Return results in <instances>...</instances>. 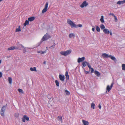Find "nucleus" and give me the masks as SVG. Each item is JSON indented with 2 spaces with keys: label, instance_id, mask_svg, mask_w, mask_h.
Masks as SVG:
<instances>
[{
  "label": "nucleus",
  "instance_id": "nucleus-44",
  "mask_svg": "<svg viewBox=\"0 0 125 125\" xmlns=\"http://www.w3.org/2000/svg\"><path fill=\"white\" fill-rule=\"evenodd\" d=\"M93 27V28L92 29V31L94 32L95 31V28L94 26H92Z\"/></svg>",
  "mask_w": 125,
  "mask_h": 125
},
{
  "label": "nucleus",
  "instance_id": "nucleus-11",
  "mask_svg": "<svg viewBox=\"0 0 125 125\" xmlns=\"http://www.w3.org/2000/svg\"><path fill=\"white\" fill-rule=\"evenodd\" d=\"M59 77L60 80L62 81H64V75H62L60 74L59 76Z\"/></svg>",
  "mask_w": 125,
  "mask_h": 125
},
{
  "label": "nucleus",
  "instance_id": "nucleus-7",
  "mask_svg": "<svg viewBox=\"0 0 125 125\" xmlns=\"http://www.w3.org/2000/svg\"><path fill=\"white\" fill-rule=\"evenodd\" d=\"M17 46H16V49L21 50V48L23 47V46L21 44L18 43L17 44Z\"/></svg>",
  "mask_w": 125,
  "mask_h": 125
},
{
  "label": "nucleus",
  "instance_id": "nucleus-41",
  "mask_svg": "<svg viewBox=\"0 0 125 125\" xmlns=\"http://www.w3.org/2000/svg\"><path fill=\"white\" fill-rule=\"evenodd\" d=\"M82 24H78L77 25V27H82Z\"/></svg>",
  "mask_w": 125,
  "mask_h": 125
},
{
  "label": "nucleus",
  "instance_id": "nucleus-47",
  "mask_svg": "<svg viewBox=\"0 0 125 125\" xmlns=\"http://www.w3.org/2000/svg\"><path fill=\"white\" fill-rule=\"evenodd\" d=\"M66 78L68 80L69 79V75H67L65 76Z\"/></svg>",
  "mask_w": 125,
  "mask_h": 125
},
{
  "label": "nucleus",
  "instance_id": "nucleus-38",
  "mask_svg": "<svg viewBox=\"0 0 125 125\" xmlns=\"http://www.w3.org/2000/svg\"><path fill=\"white\" fill-rule=\"evenodd\" d=\"M14 116L15 117H17L19 116V114L18 113L15 114Z\"/></svg>",
  "mask_w": 125,
  "mask_h": 125
},
{
  "label": "nucleus",
  "instance_id": "nucleus-22",
  "mask_svg": "<svg viewBox=\"0 0 125 125\" xmlns=\"http://www.w3.org/2000/svg\"><path fill=\"white\" fill-rule=\"evenodd\" d=\"M29 24V21L28 20H26L25 22L24 23V25L25 26H26L27 25H28Z\"/></svg>",
  "mask_w": 125,
  "mask_h": 125
},
{
  "label": "nucleus",
  "instance_id": "nucleus-33",
  "mask_svg": "<svg viewBox=\"0 0 125 125\" xmlns=\"http://www.w3.org/2000/svg\"><path fill=\"white\" fill-rule=\"evenodd\" d=\"M21 31V30L20 28V26H19V28L16 29L15 31L16 32H17Z\"/></svg>",
  "mask_w": 125,
  "mask_h": 125
},
{
  "label": "nucleus",
  "instance_id": "nucleus-50",
  "mask_svg": "<svg viewBox=\"0 0 125 125\" xmlns=\"http://www.w3.org/2000/svg\"><path fill=\"white\" fill-rule=\"evenodd\" d=\"M85 72L86 74H88L89 73V72L85 71Z\"/></svg>",
  "mask_w": 125,
  "mask_h": 125
},
{
  "label": "nucleus",
  "instance_id": "nucleus-29",
  "mask_svg": "<svg viewBox=\"0 0 125 125\" xmlns=\"http://www.w3.org/2000/svg\"><path fill=\"white\" fill-rule=\"evenodd\" d=\"M57 118H58L59 120L61 121V122H62V116H59L57 117Z\"/></svg>",
  "mask_w": 125,
  "mask_h": 125
},
{
  "label": "nucleus",
  "instance_id": "nucleus-36",
  "mask_svg": "<svg viewBox=\"0 0 125 125\" xmlns=\"http://www.w3.org/2000/svg\"><path fill=\"white\" fill-rule=\"evenodd\" d=\"M18 91L20 93H23V91L22 90L19 89L18 90Z\"/></svg>",
  "mask_w": 125,
  "mask_h": 125
},
{
  "label": "nucleus",
  "instance_id": "nucleus-9",
  "mask_svg": "<svg viewBox=\"0 0 125 125\" xmlns=\"http://www.w3.org/2000/svg\"><path fill=\"white\" fill-rule=\"evenodd\" d=\"M85 60V57H83L81 58H79L78 59L77 62L78 63H80L81 62H82Z\"/></svg>",
  "mask_w": 125,
  "mask_h": 125
},
{
  "label": "nucleus",
  "instance_id": "nucleus-6",
  "mask_svg": "<svg viewBox=\"0 0 125 125\" xmlns=\"http://www.w3.org/2000/svg\"><path fill=\"white\" fill-rule=\"evenodd\" d=\"M88 3L86 2V1L83 2L82 4L80 5V7L82 8H83L84 7L88 5Z\"/></svg>",
  "mask_w": 125,
  "mask_h": 125
},
{
  "label": "nucleus",
  "instance_id": "nucleus-23",
  "mask_svg": "<svg viewBox=\"0 0 125 125\" xmlns=\"http://www.w3.org/2000/svg\"><path fill=\"white\" fill-rule=\"evenodd\" d=\"M104 16H103L102 15L101 16V18L100 19V21L102 23H104Z\"/></svg>",
  "mask_w": 125,
  "mask_h": 125
},
{
  "label": "nucleus",
  "instance_id": "nucleus-39",
  "mask_svg": "<svg viewBox=\"0 0 125 125\" xmlns=\"http://www.w3.org/2000/svg\"><path fill=\"white\" fill-rule=\"evenodd\" d=\"M115 18V22H116L117 21V18L115 16L114 17Z\"/></svg>",
  "mask_w": 125,
  "mask_h": 125
},
{
  "label": "nucleus",
  "instance_id": "nucleus-55",
  "mask_svg": "<svg viewBox=\"0 0 125 125\" xmlns=\"http://www.w3.org/2000/svg\"><path fill=\"white\" fill-rule=\"evenodd\" d=\"M1 61L0 60V64L1 63Z\"/></svg>",
  "mask_w": 125,
  "mask_h": 125
},
{
  "label": "nucleus",
  "instance_id": "nucleus-57",
  "mask_svg": "<svg viewBox=\"0 0 125 125\" xmlns=\"http://www.w3.org/2000/svg\"><path fill=\"white\" fill-rule=\"evenodd\" d=\"M46 48L47 49V48H48V47H46Z\"/></svg>",
  "mask_w": 125,
  "mask_h": 125
},
{
  "label": "nucleus",
  "instance_id": "nucleus-42",
  "mask_svg": "<svg viewBox=\"0 0 125 125\" xmlns=\"http://www.w3.org/2000/svg\"><path fill=\"white\" fill-rule=\"evenodd\" d=\"M4 112H1V115L2 116H4Z\"/></svg>",
  "mask_w": 125,
  "mask_h": 125
},
{
  "label": "nucleus",
  "instance_id": "nucleus-58",
  "mask_svg": "<svg viewBox=\"0 0 125 125\" xmlns=\"http://www.w3.org/2000/svg\"><path fill=\"white\" fill-rule=\"evenodd\" d=\"M1 2L0 0V2Z\"/></svg>",
  "mask_w": 125,
  "mask_h": 125
},
{
  "label": "nucleus",
  "instance_id": "nucleus-8",
  "mask_svg": "<svg viewBox=\"0 0 125 125\" xmlns=\"http://www.w3.org/2000/svg\"><path fill=\"white\" fill-rule=\"evenodd\" d=\"M22 121L23 122H25V120H26L27 121H28L29 119V118L26 115H24L23 117L22 118Z\"/></svg>",
  "mask_w": 125,
  "mask_h": 125
},
{
  "label": "nucleus",
  "instance_id": "nucleus-49",
  "mask_svg": "<svg viewBox=\"0 0 125 125\" xmlns=\"http://www.w3.org/2000/svg\"><path fill=\"white\" fill-rule=\"evenodd\" d=\"M86 64L88 66L90 65V63H89L88 62H87V64Z\"/></svg>",
  "mask_w": 125,
  "mask_h": 125
},
{
  "label": "nucleus",
  "instance_id": "nucleus-53",
  "mask_svg": "<svg viewBox=\"0 0 125 125\" xmlns=\"http://www.w3.org/2000/svg\"><path fill=\"white\" fill-rule=\"evenodd\" d=\"M110 34L111 35H112V33L111 32H110Z\"/></svg>",
  "mask_w": 125,
  "mask_h": 125
},
{
  "label": "nucleus",
  "instance_id": "nucleus-14",
  "mask_svg": "<svg viewBox=\"0 0 125 125\" xmlns=\"http://www.w3.org/2000/svg\"><path fill=\"white\" fill-rule=\"evenodd\" d=\"M82 121L83 125H88L89 122L87 121L83 120Z\"/></svg>",
  "mask_w": 125,
  "mask_h": 125
},
{
  "label": "nucleus",
  "instance_id": "nucleus-24",
  "mask_svg": "<svg viewBox=\"0 0 125 125\" xmlns=\"http://www.w3.org/2000/svg\"><path fill=\"white\" fill-rule=\"evenodd\" d=\"M96 29L97 31L98 32H100V31L99 27L97 26H96Z\"/></svg>",
  "mask_w": 125,
  "mask_h": 125
},
{
  "label": "nucleus",
  "instance_id": "nucleus-46",
  "mask_svg": "<svg viewBox=\"0 0 125 125\" xmlns=\"http://www.w3.org/2000/svg\"><path fill=\"white\" fill-rule=\"evenodd\" d=\"M68 72L66 71L65 73V76L69 75H68Z\"/></svg>",
  "mask_w": 125,
  "mask_h": 125
},
{
  "label": "nucleus",
  "instance_id": "nucleus-13",
  "mask_svg": "<svg viewBox=\"0 0 125 125\" xmlns=\"http://www.w3.org/2000/svg\"><path fill=\"white\" fill-rule=\"evenodd\" d=\"M30 70L31 71L37 72L36 68L35 67H34L33 68L31 67L30 68Z\"/></svg>",
  "mask_w": 125,
  "mask_h": 125
},
{
  "label": "nucleus",
  "instance_id": "nucleus-21",
  "mask_svg": "<svg viewBox=\"0 0 125 125\" xmlns=\"http://www.w3.org/2000/svg\"><path fill=\"white\" fill-rule=\"evenodd\" d=\"M109 57L112 60L114 61L116 60L115 58V57L111 55H110Z\"/></svg>",
  "mask_w": 125,
  "mask_h": 125
},
{
  "label": "nucleus",
  "instance_id": "nucleus-45",
  "mask_svg": "<svg viewBox=\"0 0 125 125\" xmlns=\"http://www.w3.org/2000/svg\"><path fill=\"white\" fill-rule=\"evenodd\" d=\"M109 14L110 15H112L114 17L115 16L114 15V13H110V14Z\"/></svg>",
  "mask_w": 125,
  "mask_h": 125
},
{
  "label": "nucleus",
  "instance_id": "nucleus-16",
  "mask_svg": "<svg viewBox=\"0 0 125 125\" xmlns=\"http://www.w3.org/2000/svg\"><path fill=\"white\" fill-rule=\"evenodd\" d=\"M35 18L34 17H32L30 18H29L28 19V20L29 21H33Z\"/></svg>",
  "mask_w": 125,
  "mask_h": 125
},
{
  "label": "nucleus",
  "instance_id": "nucleus-10",
  "mask_svg": "<svg viewBox=\"0 0 125 125\" xmlns=\"http://www.w3.org/2000/svg\"><path fill=\"white\" fill-rule=\"evenodd\" d=\"M110 55H108L106 53H103L102 54L103 57L105 58H108L109 57Z\"/></svg>",
  "mask_w": 125,
  "mask_h": 125
},
{
  "label": "nucleus",
  "instance_id": "nucleus-4",
  "mask_svg": "<svg viewBox=\"0 0 125 125\" xmlns=\"http://www.w3.org/2000/svg\"><path fill=\"white\" fill-rule=\"evenodd\" d=\"M48 5V2H46L44 8L43 9L42 11V13H44L47 10Z\"/></svg>",
  "mask_w": 125,
  "mask_h": 125
},
{
  "label": "nucleus",
  "instance_id": "nucleus-12",
  "mask_svg": "<svg viewBox=\"0 0 125 125\" xmlns=\"http://www.w3.org/2000/svg\"><path fill=\"white\" fill-rule=\"evenodd\" d=\"M105 34H108L110 33V31L108 29H104L103 30Z\"/></svg>",
  "mask_w": 125,
  "mask_h": 125
},
{
  "label": "nucleus",
  "instance_id": "nucleus-1",
  "mask_svg": "<svg viewBox=\"0 0 125 125\" xmlns=\"http://www.w3.org/2000/svg\"><path fill=\"white\" fill-rule=\"evenodd\" d=\"M71 52L72 50H69L66 51L61 52L60 53L61 55L66 56L70 54L71 53Z\"/></svg>",
  "mask_w": 125,
  "mask_h": 125
},
{
  "label": "nucleus",
  "instance_id": "nucleus-28",
  "mask_svg": "<svg viewBox=\"0 0 125 125\" xmlns=\"http://www.w3.org/2000/svg\"><path fill=\"white\" fill-rule=\"evenodd\" d=\"M100 27L101 29H105V27L103 24H102L100 25Z\"/></svg>",
  "mask_w": 125,
  "mask_h": 125
},
{
  "label": "nucleus",
  "instance_id": "nucleus-40",
  "mask_svg": "<svg viewBox=\"0 0 125 125\" xmlns=\"http://www.w3.org/2000/svg\"><path fill=\"white\" fill-rule=\"evenodd\" d=\"M91 73H93L94 72V69L93 68H91Z\"/></svg>",
  "mask_w": 125,
  "mask_h": 125
},
{
  "label": "nucleus",
  "instance_id": "nucleus-18",
  "mask_svg": "<svg viewBox=\"0 0 125 125\" xmlns=\"http://www.w3.org/2000/svg\"><path fill=\"white\" fill-rule=\"evenodd\" d=\"M6 108V107L5 106H3L1 109V112H4Z\"/></svg>",
  "mask_w": 125,
  "mask_h": 125
},
{
  "label": "nucleus",
  "instance_id": "nucleus-26",
  "mask_svg": "<svg viewBox=\"0 0 125 125\" xmlns=\"http://www.w3.org/2000/svg\"><path fill=\"white\" fill-rule=\"evenodd\" d=\"M94 73L97 75L98 76H99L100 75V73L98 71H94Z\"/></svg>",
  "mask_w": 125,
  "mask_h": 125
},
{
  "label": "nucleus",
  "instance_id": "nucleus-5",
  "mask_svg": "<svg viewBox=\"0 0 125 125\" xmlns=\"http://www.w3.org/2000/svg\"><path fill=\"white\" fill-rule=\"evenodd\" d=\"M113 85V83H112L111 85L110 86H109V85H108L107 86V87H106V90L107 91L106 92V93L107 91L109 92L111 90Z\"/></svg>",
  "mask_w": 125,
  "mask_h": 125
},
{
  "label": "nucleus",
  "instance_id": "nucleus-32",
  "mask_svg": "<svg viewBox=\"0 0 125 125\" xmlns=\"http://www.w3.org/2000/svg\"><path fill=\"white\" fill-rule=\"evenodd\" d=\"M55 83L56 84V85L58 86H59V83L58 82V81L57 80H56L55 81Z\"/></svg>",
  "mask_w": 125,
  "mask_h": 125
},
{
  "label": "nucleus",
  "instance_id": "nucleus-34",
  "mask_svg": "<svg viewBox=\"0 0 125 125\" xmlns=\"http://www.w3.org/2000/svg\"><path fill=\"white\" fill-rule=\"evenodd\" d=\"M42 42L43 41H42V40H41V41L37 44V46H39Z\"/></svg>",
  "mask_w": 125,
  "mask_h": 125
},
{
  "label": "nucleus",
  "instance_id": "nucleus-51",
  "mask_svg": "<svg viewBox=\"0 0 125 125\" xmlns=\"http://www.w3.org/2000/svg\"><path fill=\"white\" fill-rule=\"evenodd\" d=\"M98 107H99V108L100 109H101V105L100 104V105H99V106H98Z\"/></svg>",
  "mask_w": 125,
  "mask_h": 125
},
{
  "label": "nucleus",
  "instance_id": "nucleus-31",
  "mask_svg": "<svg viewBox=\"0 0 125 125\" xmlns=\"http://www.w3.org/2000/svg\"><path fill=\"white\" fill-rule=\"evenodd\" d=\"M122 69L123 70L125 71V64H122Z\"/></svg>",
  "mask_w": 125,
  "mask_h": 125
},
{
  "label": "nucleus",
  "instance_id": "nucleus-25",
  "mask_svg": "<svg viewBox=\"0 0 125 125\" xmlns=\"http://www.w3.org/2000/svg\"><path fill=\"white\" fill-rule=\"evenodd\" d=\"M87 62H86V61H84L82 63V65H83V67H85L86 66Z\"/></svg>",
  "mask_w": 125,
  "mask_h": 125
},
{
  "label": "nucleus",
  "instance_id": "nucleus-17",
  "mask_svg": "<svg viewBox=\"0 0 125 125\" xmlns=\"http://www.w3.org/2000/svg\"><path fill=\"white\" fill-rule=\"evenodd\" d=\"M16 49V47L14 46H12L10 47V48H8V50H13L14 49Z\"/></svg>",
  "mask_w": 125,
  "mask_h": 125
},
{
  "label": "nucleus",
  "instance_id": "nucleus-15",
  "mask_svg": "<svg viewBox=\"0 0 125 125\" xmlns=\"http://www.w3.org/2000/svg\"><path fill=\"white\" fill-rule=\"evenodd\" d=\"M125 3V0L122 1H118L117 2V4L119 5L123 4Z\"/></svg>",
  "mask_w": 125,
  "mask_h": 125
},
{
  "label": "nucleus",
  "instance_id": "nucleus-43",
  "mask_svg": "<svg viewBox=\"0 0 125 125\" xmlns=\"http://www.w3.org/2000/svg\"><path fill=\"white\" fill-rule=\"evenodd\" d=\"M54 47H55V46H53V45L52 46H51V47H50V48H51L52 49H53L54 48Z\"/></svg>",
  "mask_w": 125,
  "mask_h": 125
},
{
  "label": "nucleus",
  "instance_id": "nucleus-37",
  "mask_svg": "<svg viewBox=\"0 0 125 125\" xmlns=\"http://www.w3.org/2000/svg\"><path fill=\"white\" fill-rule=\"evenodd\" d=\"M22 48H23V52L25 53L26 52V48L23 46V47Z\"/></svg>",
  "mask_w": 125,
  "mask_h": 125
},
{
  "label": "nucleus",
  "instance_id": "nucleus-56",
  "mask_svg": "<svg viewBox=\"0 0 125 125\" xmlns=\"http://www.w3.org/2000/svg\"><path fill=\"white\" fill-rule=\"evenodd\" d=\"M43 63L44 64H45V61H44L43 62Z\"/></svg>",
  "mask_w": 125,
  "mask_h": 125
},
{
  "label": "nucleus",
  "instance_id": "nucleus-19",
  "mask_svg": "<svg viewBox=\"0 0 125 125\" xmlns=\"http://www.w3.org/2000/svg\"><path fill=\"white\" fill-rule=\"evenodd\" d=\"M38 53H40L41 54H44L46 52V50L45 51H39L37 52Z\"/></svg>",
  "mask_w": 125,
  "mask_h": 125
},
{
  "label": "nucleus",
  "instance_id": "nucleus-30",
  "mask_svg": "<svg viewBox=\"0 0 125 125\" xmlns=\"http://www.w3.org/2000/svg\"><path fill=\"white\" fill-rule=\"evenodd\" d=\"M95 106V104L93 103H92L91 105V107L92 108H93V109H94V106Z\"/></svg>",
  "mask_w": 125,
  "mask_h": 125
},
{
  "label": "nucleus",
  "instance_id": "nucleus-35",
  "mask_svg": "<svg viewBox=\"0 0 125 125\" xmlns=\"http://www.w3.org/2000/svg\"><path fill=\"white\" fill-rule=\"evenodd\" d=\"M65 92L67 95H69L70 94L69 92L67 90H65Z\"/></svg>",
  "mask_w": 125,
  "mask_h": 125
},
{
  "label": "nucleus",
  "instance_id": "nucleus-27",
  "mask_svg": "<svg viewBox=\"0 0 125 125\" xmlns=\"http://www.w3.org/2000/svg\"><path fill=\"white\" fill-rule=\"evenodd\" d=\"M8 81L9 83L10 84H11L12 83V79L11 77H8Z\"/></svg>",
  "mask_w": 125,
  "mask_h": 125
},
{
  "label": "nucleus",
  "instance_id": "nucleus-20",
  "mask_svg": "<svg viewBox=\"0 0 125 125\" xmlns=\"http://www.w3.org/2000/svg\"><path fill=\"white\" fill-rule=\"evenodd\" d=\"M75 37V34L74 33H70L69 35V37L70 38L72 37L74 38Z\"/></svg>",
  "mask_w": 125,
  "mask_h": 125
},
{
  "label": "nucleus",
  "instance_id": "nucleus-3",
  "mask_svg": "<svg viewBox=\"0 0 125 125\" xmlns=\"http://www.w3.org/2000/svg\"><path fill=\"white\" fill-rule=\"evenodd\" d=\"M50 37H51L50 35L46 33L43 37L41 40H42V41H47Z\"/></svg>",
  "mask_w": 125,
  "mask_h": 125
},
{
  "label": "nucleus",
  "instance_id": "nucleus-2",
  "mask_svg": "<svg viewBox=\"0 0 125 125\" xmlns=\"http://www.w3.org/2000/svg\"><path fill=\"white\" fill-rule=\"evenodd\" d=\"M67 23L69 25H70L71 27L77 28V26L70 19H68L67 20Z\"/></svg>",
  "mask_w": 125,
  "mask_h": 125
},
{
  "label": "nucleus",
  "instance_id": "nucleus-54",
  "mask_svg": "<svg viewBox=\"0 0 125 125\" xmlns=\"http://www.w3.org/2000/svg\"><path fill=\"white\" fill-rule=\"evenodd\" d=\"M53 46H55V43H54V44H53Z\"/></svg>",
  "mask_w": 125,
  "mask_h": 125
},
{
  "label": "nucleus",
  "instance_id": "nucleus-48",
  "mask_svg": "<svg viewBox=\"0 0 125 125\" xmlns=\"http://www.w3.org/2000/svg\"><path fill=\"white\" fill-rule=\"evenodd\" d=\"M2 76V74L1 72H0V78Z\"/></svg>",
  "mask_w": 125,
  "mask_h": 125
},
{
  "label": "nucleus",
  "instance_id": "nucleus-52",
  "mask_svg": "<svg viewBox=\"0 0 125 125\" xmlns=\"http://www.w3.org/2000/svg\"><path fill=\"white\" fill-rule=\"evenodd\" d=\"M88 67H89V68L90 69L91 68V65H90L89 66H88Z\"/></svg>",
  "mask_w": 125,
  "mask_h": 125
}]
</instances>
